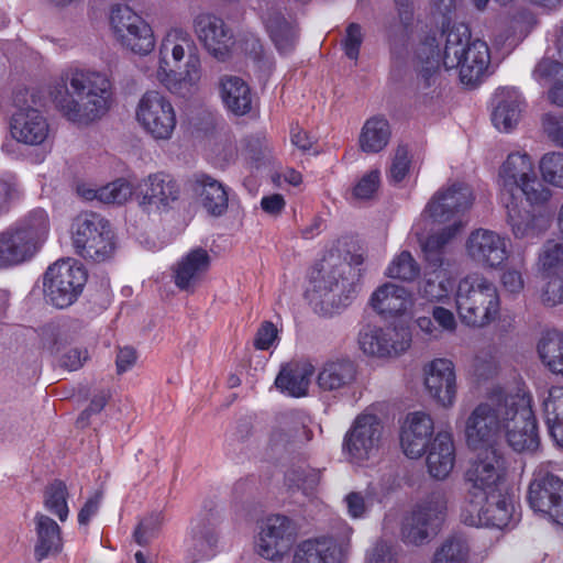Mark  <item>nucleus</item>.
Segmentation results:
<instances>
[{
  "label": "nucleus",
  "mask_w": 563,
  "mask_h": 563,
  "mask_svg": "<svg viewBox=\"0 0 563 563\" xmlns=\"http://www.w3.org/2000/svg\"><path fill=\"white\" fill-rule=\"evenodd\" d=\"M464 437L472 451L496 449L503 439L517 452L536 451L537 420L526 385L516 382L493 387L466 417Z\"/></svg>",
  "instance_id": "1"
},
{
  "label": "nucleus",
  "mask_w": 563,
  "mask_h": 563,
  "mask_svg": "<svg viewBox=\"0 0 563 563\" xmlns=\"http://www.w3.org/2000/svg\"><path fill=\"white\" fill-rule=\"evenodd\" d=\"M498 186L500 202L507 210V223L515 239L530 241L549 229L550 217L547 212L531 213L519 206L521 196L531 206L538 207L551 198V190L539 179L530 155L510 153L499 167Z\"/></svg>",
  "instance_id": "2"
},
{
  "label": "nucleus",
  "mask_w": 563,
  "mask_h": 563,
  "mask_svg": "<svg viewBox=\"0 0 563 563\" xmlns=\"http://www.w3.org/2000/svg\"><path fill=\"white\" fill-rule=\"evenodd\" d=\"M444 38L442 51L434 35L427 36L419 43L416 56L421 64V76L426 85L435 82L437 71L442 65L446 70H459L463 85L475 86L487 75L490 64V52L487 43L472 38L470 27L464 23H455L441 33Z\"/></svg>",
  "instance_id": "3"
},
{
  "label": "nucleus",
  "mask_w": 563,
  "mask_h": 563,
  "mask_svg": "<svg viewBox=\"0 0 563 563\" xmlns=\"http://www.w3.org/2000/svg\"><path fill=\"white\" fill-rule=\"evenodd\" d=\"M63 84L51 95L68 121L86 125L101 119L113 103V86L106 73L70 66L62 74Z\"/></svg>",
  "instance_id": "4"
},
{
  "label": "nucleus",
  "mask_w": 563,
  "mask_h": 563,
  "mask_svg": "<svg viewBox=\"0 0 563 563\" xmlns=\"http://www.w3.org/2000/svg\"><path fill=\"white\" fill-rule=\"evenodd\" d=\"M144 74L175 96L190 98L198 93L203 84V69L191 35L181 29L169 30L158 47L157 67L146 68Z\"/></svg>",
  "instance_id": "5"
},
{
  "label": "nucleus",
  "mask_w": 563,
  "mask_h": 563,
  "mask_svg": "<svg viewBox=\"0 0 563 563\" xmlns=\"http://www.w3.org/2000/svg\"><path fill=\"white\" fill-rule=\"evenodd\" d=\"M473 201L472 189L463 183L437 190L412 225L419 242L435 238L446 246L466 224L465 214Z\"/></svg>",
  "instance_id": "6"
},
{
  "label": "nucleus",
  "mask_w": 563,
  "mask_h": 563,
  "mask_svg": "<svg viewBox=\"0 0 563 563\" xmlns=\"http://www.w3.org/2000/svg\"><path fill=\"white\" fill-rule=\"evenodd\" d=\"M334 260L331 254L323 258L319 267L312 271L306 298L313 310L322 316H332L351 305L356 297V284L350 264Z\"/></svg>",
  "instance_id": "7"
},
{
  "label": "nucleus",
  "mask_w": 563,
  "mask_h": 563,
  "mask_svg": "<svg viewBox=\"0 0 563 563\" xmlns=\"http://www.w3.org/2000/svg\"><path fill=\"white\" fill-rule=\"evenodd\" d=\"M454 303L461 322L473 329L487 327L500 312L498 288L481 273L467 274L457 282Z\"/></svg>",
  "instance_id": "8"
},
{
  "label": "nucleus",
  "mask_w": 563,
  "mask_h": 563,
  "mask_svg": "<svg viewBox=\"0 0 563 563\" xmlns=\"http://www.w3.org/2000/svg\"><path fill=\"white\" fill-rule=\"evenodd\" d=\"M49 229L48 213L36 208L0 232V269L31 260L46 242Z\"/></svg>",
  "instance_id": "9"
},
{
  "label": "nucleus",
  "mask_w": 563,
  "mask_h": 563,
  "mask_svg": "<svg viewBox=\"0 0 563 563\" xmlns=\"http://www.w3.org/2000/svg\"><path fill=\"white\" fill-rule=\"evenodd\" d=\"M69 233L76 254L85 260L101 263L114 254V232L110 222L99 213L77 214L71 221Z\"/></svg>",
  "instance_id": "10"
},
{
  "label": "nucleus",
  "mask_w": 563,
  "mask_h": 563,
  "mask_svg": "<svg viewBox=\"0 0 563 563\" xmlns=\"http://www.w3.org/2000/svg\"><path fill=\"white\" fill-rule=\"evenodd\" d=\"M35 96L29 89H20L13 95L14 112L10 119V134L24 145H43L51 135V125L44 113L33 107Z\"/></svg>",
  "instance_id": "11"
},
{
  "label": "nucleus",
  "mask_w": 563,
  "mask_h": 563,
  "mask_svg": "<svg viewBox=\"0 0 563 563\" xmlns=\"http://www.w3.org/2000/svg\"><path fill=\"white\" fill-rule=\"evenodd\" d=\"M465 472L466 493L464 500L476 501L500 492L506 477V463L496 449H482Z\"/></svg>",
  "instance_id": "12"
},
{
  "label": "nucleus",
  "mask_w": 563,
  "mask_h": 563,
  "mask_svg": "<svg viewBox=\"0 0 563 563\" xmlns=\"http://www.w3.org/2000/svg\"><path fill=\"white\" fill-rule=\"evenodd\" d=\"M134 117L142 131L155 141L170 140L177 126L172 101L157 90H148L140 97Z\"/></svg>",
  "instance_id": "13"
},
{
  "label": "nucleus",
  "mask_w": 563,
  "mask_h": 563,
  "mask_svg": "<svg viewBox=\"0 0 563 563\" xmlns=\"http://www.w3.org/2000/svg\"><path fill=\"white\" fill-rule=\"evenodd\" d=\"M428 263L424 280L419 288L422 298L433 303H449L454 298L457 282L451 271L444 266V249L435 238H427L420 243Z\"/></svg>",
  "instance_id": "14"
},
{
  "label": "nucleus",
  "mask_w": 563,
  "mask_h": 563,
  "mask_svg": "<svg viewBox=\"0 0 563 563\" xmlns=\"http://www.w3.org/2000/svg\"><path fill=\"white\" fill-rule=\"evenodd\" d=\"M86 282L87 272L80 262L73 258L57 261L45 273V298L57 308H66L77 299Z\"/></svg>",
  "instance_id": "15"
},
{
  "label": "nucleus",
  "mask_w": 563,
  "mask_h": 563,
  "mask_svg": "<svg viewBox=\"0 0 563 563\" xmlns=\"http://www.w3.org/2000/svg\"><path fill=\"white\" fill-rule=\"evenodd\" d=\"M114 40L125 49L148 55L155 47L152 26L128 5H115L109 16Z\"/></svg>",
  "instance_id": "16"
},
{
  "label": "nucleus",
  "mask_w": 563,
  "mask_h": 563,
  "mask_svg": "<svg viewBox=\"0 0 563 563\" xmlns=\"http://www.w3.org/2000/svg\"><path fill=\"white\" fill-rule=\"evenodd\" d=\"M446 504V497L442 490L432 492L421 500L402 523L404 542L422 544L431 534L437 533L444 520Z\"/></svg>",
  "instance_id": "17"
},
{
  "label": "nucleus",
  "mask_w": 563,
  "mask_h": 563,
  "mask_svg": "<svg viewBox=\"0 0 563 563\" xmlns=\"http://www.w3.org/2000/svg\"><path fill=\"white\" fill-rule=\"evenodd\" d=\"M460 516L467 526L504 529L516 520L515 504L508 493L500 490L485 499L463 500Z\"/></svg>",
  "instance_id": "18"
},
{
  "label": "nucleus",
  "mask_w": 563,
  "mask_h": 563,
  "mask_svg": "<svg viewBox=\"0 0 563 563\" xmlns=\"http://www.w3.org/2000/svg\"><path fill=\"white\" fill-rule=\"evenodd\" d=\"M552 470V462L538 466L529 485L528 500L536 512L563 526V481Z\"/></svg>",
  "instance_id": "19"
},
{
  "label": "nucleus",
  "mask_w": 563,
  "mask_h": 563,
  "mask_svg": "<svg viewBox=\"0 0 563 563\" xmlns=\"http://www.w3.org/2000/svg\"><path fill=\"white\" fill-rule=\"evenodd\" d=\"M374 411V406L365 409L345 434L343 449L354 464L362 465L378 451L382 422Z\"/></svg>",
  "instance_id": "20"
},
{
  "label": "nucleus",
  "mask_w": 563,
  "mask_h": 563,
  "mask_svg": "<svg viewBox=\"0 0 563 563\" xmlns=\"http://www.w3.org/2000/svg\"><path fill=\"white\" fill-rule=\"evenodd\" d=\"M411 342V330L406 324L366 327L358 334L360 349L376 358L397 357L410 347Z\"/></svg>",
  "instance_id": "21"
},
{
  "label": "nucleus",
  "mask_w": 563,
  "mask_h": 563,
  "mask_svg": "<svg viewBox=\"0 0 563 563\" xmlns=\"http://www.w3.org/2000/svg\"><path fill=\"white\" fill-rule=\"evenodd\" d=\"M297 529L291 519L282 515L267 517L255 542L256 552L269 561L282 560L292 548Z\"/></svg>",
  "instance_id": "22"
},
{
  "label": "nucleus",
  "mask_w": 563,
  "mask_h": 563,
  "mask_svg": "<svg viewBox=\"0 0 563 563\" xmlns=\"http://www.w3.org/2000/svg\"><path fill=\"white\" fill-rule=\"evenodd\" d=\"M465 250L473 263L492 269L501 267L510 254L506 236L482 228L471 232L465 243Z\"/></svg>",
  "instance_id": "23"
},
{
  "label": "nucleus",
  "mask_w": 563,
  "mask_h": 563,
  "mask_svg": "<svg viewBox=\"0 0 563 563\" xmlns=\"http://www.w3.org/2000/svg\"><path fill=\"white\" fill-rule=\"evenodd\" d=\"M353 530L344 526L340 541L333 537H320L302 541L295 549L291 563H342L349 549Z\"/></svg>",
  "instance_id": "24"
},
{
  "label": "nucleus",
  "mask_w": 563,
  "mask_h": 563,
  "mask_svg": "<svg viewBox=\"0 0 563 563\" xmlns=\"http://www.w3.org/2000/svg\"><path fill=\"white\" fill-rule=\"evenodd\" d=\"M424 386L430 397L441 407L451 408L456 400V374L452 361L434 358L424 368Z\"/></svg>",
  "instance_id": "25"
},
{
  "label": "nucleus",
  "mask_w": 563,
  "mask_h": 563,
  "mask_svg": "<svg viewBox=\"0 0 563 563\" xmlns=\"http://www.w3.org/2000/svg\"><path fill=\"white\" fill-rule=\"evenodd\" d=\"M198 40L216 58L224 59L233 46V34L224 21L212 13H200L194 20Z\"/></svg>",
  "instance_id": "26"
},
{
  "label": "nucleus",
  "mask_w": 563,
  "mask_h": 563,
  "mask_svg": "<svg viewBox=\"0 0 563 563\" xmlns=\"http://www.w3.org/2000/svg\"><path fill=\"white\" fill-rule=\"evenodd\" d=\"M434 432L433 419L423 411L407 415L400 431V446L409 459H419L428 450Z\"/></svg>",
  "instance_id": "27"
},
{
  "label": "nucleus",
  "mask_w": 563,
  "mask_h": 563,
  "mask_svg": "<svg viewBox=\"0 0 563 563\" xmlns=\"http://www.w3.org/2000/svg\"><path fill=\"white\" fill-rule=\"evenodd\" d=\"M371 307L384 319L411 316L415 307V297L404 286L385 283L371 296Z\"/></svg>",
  "instance_id": "28"
},
{
  "label": "nucleus",
  "mask_w": 563,
  "mask_h": 563,
  "mask_svg": "<svg viewBox=\"0 0 563 563\" xmlns=\"http://www.w3.org/2000/svg\"><path fill=\"white\" fill-rule=\"evenodd\" d=\"M211 257L206 249L196 247L184 254L173 266V279L183 291L194 292L205 280Z\"/></svg>",
  "instance_id": "29"
},
{
  "label": "nucleus",
  "mask_w": 563,
  "mask_h": 563,
  "mask_svg": "<svg viewBox=\"0 0 563 563\" xmlns=\"http://www.w3.org/2000/svg\"><path fill=\"white\" fill-rule=\"evenodd\" d=\"M142 206L165 209L176 201L180 190L174 178L165 173L148 175L137 185Z\"/></svg>",
  "instance_id": "30"
},
{
  "label": "nucleus",
  "mask_w": 563,
  "mask_h": 563,
  "mask_svg": "<svg viewBox=\"0 0 563 563\" xmlns=\"http://www.w3.org/2000/svg\"><path fill=\"white\" fill-rule=\"evenodd\" d=\"M525 108L521 93L515 88H503L495 93L492 122L501 132H510L519 123Z\"/></svg>",
  "instance_id": "31"
},
{
  "label": "nucleus",
  "mask_w": 563,
  "mask_h": 563,
  "mask_svg": "<svg viewBox=\"0 0 563 563\" xmlns=\"http://www.w3.org/2000/svg\"><path fill=\"white\" fill-rule=\"evenodd\" d=\"M426 457L428 473L435 479H445L455 465V445L450 432H438L429 445Z\"/></svg>",
  "instance_id": "32"
},
{
  "label": "nucleus",
  "mask_w": 563,
  "mask_h": 563,
  "mask_svg": "<svg viewBox=\"0 0 563 563\" xmlns=\"http://www.w3.org/2000/svg\"><path fill=\"white\" fill-rule=\"evenodd\" d=\"M260 10L261 19L276 48L283 54L292 49L298 36L296 26L285 19L275 3L265 2Z\"/></svg>",
  "instance_id": "33"
},
{
  "label": "nucleus",
  "mask_w": 563,
  "mask_h": 563,
  "mask_svg": "<svg viewBox=\"0 0 563 563\" xmlns=\"http://www.w3.org/2000/svg\"><path fill=\"white\" fill-rule=\"evenodd\" d=\"M314 368L310 362L299 361L285 365L275 379L276 387L291 397L307 394Z\"/></svg>",
  "instance_id": "34"
},
{
  "label": "nucleus",
  "mask_w": 563,
  "mask_h": 563,
  "mask_svg": "<svg viewBox=\"0 0 563 563\" xmlns=\"http://www.w3.org/2000/svg\"><path fill=\"white\" fill-rule=\"evenodd\" d=\"M219 90L222 102L230 112L244 115L251 111V88L242 78L232 75L221 77Z\"/></svg>",
  "instance_id": "35"
},
{
  "label": "nucleus",
  "mask_w": 563,
  "mask_h": 563,
  "mask_svg": "<svg viewBox=\"0 0 563 563\" xmlns=\"http://www.w3.org/2000/svg\"><path fill=\"white\" fill-rule=\"evenodd\" d=\"M36 543L34 556L43 561L49 555L57 554L63 549L60 527L55 520L44 514L37 512L34 517Z\"/></svg>",
  "instance_id": "36"
},
{
  "label": "nucleus",
  "mask_w": 563,
  "mask_h": 563,
  "mask_svg": "<svg viewBox=\"0 0 563 563\" xmlns=\"http://www.w3.org/2000/svg\"><path fill=\"white\" fill-rule=\"evenodd\" d=\"M355 375V367L350 361H328L319 369L317 384L324 391L341 390L354 382Z\"/></svg>",
  "instance_id": "37"
},
{
  "label": "nucleus",
  "mask_w": 563,
  "mask_h": 563,
  "mask_svg": "<svg viewBox=\"0 0 563 563\" xmlns=\"http://www.w3.org/2000/svg\"><path fill=\"white\" fill-rule=\"evenodd\" d=\"M194 191L199 195L203 207L214 216L222 214L228 208V192L217 179L199 174L195 177Z\"/></svg>",
  "instance_id": "38"
},
{
  "label": "nucleus",
  "mask_w": 563,
  "mask_h": 563,
  "mask_svg": "<svg viewBox=\"0 0 563 563\" xmlns=\"http://www.w3.org/2000/svg\"><path fill=\"white\" fill-rule=\"evenodd\" d=\"M391 130L389 122L383 115H375L367 119L358 136V144L365 153H379L389 143Z\"/></svg>",
  "instance_id": "39"
},
{
  "label": "nucleus",
  "mask_w": 563,
  "mask_h": 563,
  "mask_svg": "<svg viewBox=\"0 0 563 563\" xmlns=\"http://www.w3.org/2000/svg\"><path fill=\"white\" fill-rule=\"evenodd\" d=\"M217 545L218 532L214 527H196L186 541L187 560L190 563L209 560L216 555Z\"/></svg>",
  "instance_id": "40"
},
{
  "label": "nucleus",
  "mask_w": 563,
  "mask_h": 563,
  "mask_svg": "<svg viewBox=\"0 0 563 563\" xmlns=\"http://www.w3.org/2000/svg\"><path fill=\"white\" fill-rule=\"evenodd\" d=\"M545 421L558 446L563 448V386H553L543 399Z\"/></svg>",
  "instance_id": "41"
},
{
  "label": "nucleus",
  "mask_w": 563,
  "mask_h": 563,
  "mask_svg": "<svg viewBox=\"0 0 563 563\" xmlns=\"http://www.w3.org/2000/svg\"><path fill=\"white\" fill-rule=\"evenodd\" d=\"M538 354L542 363L554 374L563 376V334L549 331L538 343Z\"/></svg>",
  "instance_id": "42"
},
{
  "label": "nucleus",
  "mask_w": 563,
  "mask_h": 563,
  "mask_svg": "<svg viewBox=\"0 0 563 563\" xmlns=\"http://www.w3.org/2000/svg\"><path fill=\"white\" fill-rule=\"evenodd\" d=\"M534 78L542 81H554L549 91V99L552 103L560 107L555 97L563 98V65L556 60L544 58L540 60L533 71Z\"/></svg>",
  "instance_id": "43"
},
{
  "label": "nucleus",
  "mask_w": 563,
  "mask_h": 563,
  "mask_svg": "<svg viewBox=\"0 0 563 563\" xmlns=\"http://www.w3.org/2000/svg\"><path fill=\"white\" fill-rule=\"evenodd\" d=\"M470 554V547L462 536L448 538L437 550L433 563H466Z\"/></svg>",
  "instance_id": "44"
},
{
  "label": "nucleus",
  "mask_w": 563,
  "mask_h": 563,
  "mask_svg": "<svg viewBox=\"0 0 563 563\" xmlns=\"http://www.w3.org/2000/svg\"><path fill=\"white\" fill-rule=\"evenodd\" d=\"M67 498V487L60 481H56L48 485L44 493V506L46 510L57 516L62 522L68 518L69 514Z\"/></svg>",
  "instance_id": "45"
},
{
  "label": "nucleus",
  "mask_w": 563,
  "mask_h": 563,
  "mask_svg": "<svg viewBox=\"0 0 563 563\" xmlns=\"http://www.w3.org/2000/svg\"><path fill=\"white\" fill-rule=\"evenodd\" d=\"M385 274L389 278L412 282L419 276L420 266L409 252L402 251L391 260Z\"/></svg>",
  "instance_id": "46"
},
{
  "label": "nucleus",
  "mask_w": 563,
  "mask_h": 563,
  "mask_svg": "<svg viewBox=\"0 0 563 563\" xmlns=\"http://www.w3.org/2000/svg\"><path fill=\"white\" fill-rule=\"evenodd\" d=\"M543 274H555L563 267V239L548 240L538 257Z\"/></svg>",
  "instance_id": "47"
},
{
  "label": "nucleus",
  "mask_w": 563,
  "mask_h": 563,
  "mask_svg": "<svg viewBox=\"0 0 563 563\" xmlns=\"http://www.w3.org/2000/svg\"><path fill=\"white\" fill-rule=\"evenodd\" d=\"M134 194V186L126 179H117L99 187V201L103 203L122 205Z\"/></svg>",
  "instance_id": "48"
},
{
  "label": "nucleus",
  "mask_w": 563,
  "mask_h": 563,
  "mask_svg": "<svg viewBox=\"0 0 563 563\" xmlns=\"http://www.w3.org/2000/svg\"><path fill=\"white\" fill-rule=\"evenodd\" d=\"M540 172L545 181L563 188V153L552 152L543 155Z\"/></svg>",
  "instance_id": "49"
},
{
  "label": "nucleus",
  "mask_w": 563,
  "mask_h": 563,
  "mask_svg": "<svg viewBox=\"0 0 563 563\" xmlns=\"http://www.w3.org/2000/svg\"><path fill=\"white\" fill-rule=\"evenodd\" d=\"M547 282L541 288L540 299L548 307H555L563 303V274L555 273L547 275Z\"/></svg>",
  "instance_id": "50"
},
{
  "label": "nucleus",
  "mask_w": 563,
  "mask_h": 563,
  "mask_svg": "<svg viewBox=\"0 0 563 563\" xmlns=\"http://www.w3.org/2000/svg\"><path fill=\"white\" fill-rule=\"evenodd\" d=\"M537 25V18L529 9H518L509 19L508 26L514 36L525 37Z\"/></svg>",
  "instance_id": "51"
},
{
  "label": "nucleus",
  "mask_w": 563,
  "mask_h": 563,
  "mask_svg": "<svg viewBox=\"0 0 563 563\" xmlns=\"http://www.w3.org/2000/svg\"><path fill=\"white\" fill-rule=\"evenodd\" d=\"M364 40L362 26L357 23H350L346 26L345 35L342 40V47L347 58L357 60L360 48Z\"/></svg>",
  "instance_id": "52"
},
{
  "label": "nucleus",
  "mask_w": 563,
  "mask_h": 563,
  "mask_svg": "<svg viewBox=\"0 0 563 563\" xmlns=\"http://www.w3.org/2000/svg\"><path fill=\"white\" fill-rule=\"evenodd\" d=\"M411 164L409 150L406 145H399L391 159L389 178L394 183H400L407 176Z\"/></svg>",
  "instance_id": "53"
},
{
  "label": "nucleus",
  "mask_w": 563,
  "mask_h": 563,
  "mask_svg": "<svg viewBox=\"0 0 563 563\" xmlns=\"http://www.w3.org/2000/svg\"><path fill=\"white\" fill-rule=\"evenodd\" d=\"M380 183V173L377 169L366 173L353 187L352 195L357 200H367L374 197Z\"/></svg>",
  "instance_id": "54"
},
{
  "label": "nucleus",
  "mask_w": 563,
  "mask_h": 563,
  "mask_svg": "<svg viewBox=\"0 0 563 563\" xmlns=\"http://www.w3.org/2000/svg\"><path fill=\"white\" fill-rule=\"evenodd\" d=\"M366 563H397V550L384 540L377 541L366 554Z\"/></svg>",
  "instance_id": "55"
},
{
  "label": "nucleus",
  "mask_w": 563,
  "mask_h": 563,
  "mask_svg": "<svg viewBox=\"0 0 563 563\" xmlns=\"http://www.w3.org/2000/svg\"><path fill=\"white\" fill-rule=\"evenodd\" d=\"M523 261L520 262L519 267H507L500 275V284L505 291L518 295L523 290L525 280L522 276Z\"/></svg>",
  "instance_id": "56"
},
{
  "label": "nucleus",
  "mask_w": 563,
  "mask_h": 563,
  "mask_svg": "<svg viewBox=\"0 0 563 563\" xmlns=\"http://www.w3.org/2000/svg\"><path fill=\"white\" fill-rule=\"evenodd\" d=\"M162 520L163 518L159 514L151 515L142 519L134 531L135 541L141 545L146 544L162 525Z\"/></svg>",
  "instance_id": "57"
},
{
  "label": "nucleus",
  "mask_w": 563,
  "mask_h": 563,
  "mask_svg": "<svg viewBox=\"0 0 563 563\" xmlns=\"http://www.w3.org/2000/svg\"><path fill=\"white\" fill-rule=\"evenodd\" d=\"M433 321L438 324L442 332L455 333L459 323L454 312L443 306H434L431 311Z\"/></svg>",
  "instance_id": "58"
},
{
  "label": "nucleus",
  "mask_w": 563,
  "mask_h": 563,
  "mask_svg": "<svg viewBox=\"0 0 563 563\" xmlns=\"http://www.w3.org/2000/svg\"><path fill=\"white\" fill-rule=\"evenodd\" d=\"M542 126L549 139L563 147V115L547 113L542 119Z\"/></svg>",
  "instance_id": "59"
},
{
  "label": "nucleus",
  "mask_w": 563,
  "mask_h": 563,
  "mask_svg": "<svg viewBox=\"0 0 563 563\" xmlns=\"http://www.w3.org/2000/svg\"><path fill=\"white\" fill-rule=\"evenodd\" d=\"M277 339V329L271 321H265L257 330L254 345L257 350H268Z\"/></svg>",
  "instance_id": "60"
},
{
  "label": "nucleus",
  "mask_w": 563,
  "mask_h": 563,
  "mask_svg": "<svg viewBox=\"0 0 563 563\" xmlns=\"http://www.w3.org/2000/svg\"><path fill=\"white\" fill-rule=\"evenodd\" d=\"M347 512L352 518H362L367 511V504L358 493H350L345 497Z\"/></svg>",
  "instance_id": "61"
},
{
  "label": "nucleus",
  "mask_w": 563,
  "mask_h": 563,
  "mask_svg": "<svg viewBox=\"0 0 563 563\" xmlns=\"http://www.w3.org/2000/svg\"><path fill=\"white\" fill-rule=\"evenodd\" d=\"M136 352L134 349L125 346L119 350L117 354V371L119 374L125 373L133 367L136 362Z\"/></svg>",
  "instance_id": "62"
},
{
  "label": "nucleus",
  "mask_w": 563,
  "mask_h": 563,
  "mask_svg": "<svg viewBox=\"0 0 563 563\" xmlns=\"http://www.w3.org/2000/svg\"><path fill=\"white\" fill-rule=\"evenodd\" d=\"M285 199L280 194L265 196L261 200L262 209L269 214H279L285 208Z\"/></svg>",
  "instance_id": "63"
},
{
  "label": "nucleus",
  "mask_w": 563,
  "mask_h": 563,
  "mask_svg": "<svg viewBox=\"0 0 563 563\" xmlns=\"http://www.w3.org/2000/svg\"><path fill=\"white\" fill-rule=\"evenodd\" d=\"M87 351L70 349L64 354L62 363L66 368L76 371L82 366L84 362L87 360Z\"/></svg>",
  "instance_id": "64"
}]
</instances>
